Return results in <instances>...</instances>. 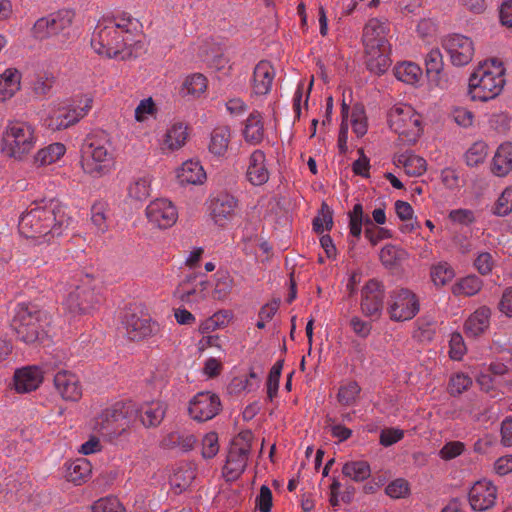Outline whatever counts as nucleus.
I'll list each match as a JSON object with an SVG mask.
<instances>
[{
  "instance_id": "1",
  "label": "nucleus",
  "mask_w": 512,
  "mask_h": 512,
  "mask_svg": "<svg viewBox=\"0 0 512 512\" xmlns=\"http://www.w3.org/2000/svg\"><path fill=\"white\" fill-rule=\"evenodd\" d=\"M69 221L64 207L58 201L50 200L48 204L35 205L23 213L18 228L26 238L50 242L62 235Z\"/></svg>"
},
{
  "instance_id": "2",
  "label": "nucleus",
  "mask_w": 512,
  "mask_h": 512,
  "mask_svg": "<svg viewBox=\"0 0 512 512\" xmlns=\"http://www.w3.org/2000/svg\"><path fill=\"white\" fill-rule=\"evenodd\" d=\"M362 40L367 68L377 75L385 73L391 65L385 24L377 18L370 19L364 27Z\"/></svg>"
},
{
  "instance_id": "3",
  "label": "nucleus",
  "mask_w": 512,
  "mask_h": 512,
  "mask_svg": "<svg viewBox=\"0 0 512 512\" xmlns=\"http://www.w3.org/2000/svg\"><path fill=\"white\" fill-rule=\"evenodd\" d=\"M505 69L501 62L491 60L480 64L469 79V94L473 100L488 101L497 97L505 85Z\"/></svg>"
},
{
  "instance_id": "4",
  "label": "nucleus",
  "mask_w": 512,
  "mask_h": 512,
  "mask_svg": "<svg viewBox=\"0 0 512 512\" xmlns=\"http://www.w3.org/2000/svg\"><path fill=\"white\" fill-rule=\"evenodd\" d=\"M34 127L23 121H9L1 138L2 152L10 158L22 160L35 147Z\"/></svg>"
},
{
  "instance_id": "5",
  "label": "nucleus",
  "mask_w": 512,
  "mask_h": 512,
  "mask_svg": "<svg viewBox=\"0 0 512 512\" xmlns=\"http://www.w3.org/2000/svg\"><path fill=\"white\" fill-rule=\"evenodd\" d=\"M79 384L80 377L68 369H55L49 364L27 365L17 368L13 374L12 384Z\"/></svg>"
},
{
  "instance_id": "6",
  "label": "nucleus",
  "mask_w": 512,
  "mask_h": 512,
  "mask_svg": "<svg viewBox=\"0 0 512 512\" xmlns=\"http://www.w3.org/2000/svg\"><path fill=\"white\" fill-rule=\"evenodd\" d=\"M45 321L46 315L44 312L34 305L23 303L18 305L11 325L21 341L32 344L45 335Z\"/></svg>"
},
{
  "instance_id": "7",
  "label": "nucleus",
  "mask_w": 512,
  "mask_h": 512,
  "mask_svg": "<svg viewBox=\"0 0 512 512\" xmlns=\"http://www.w3.org/2000/svg\"><path fill=\"white\" fill-rule=\"evenodd\" d=\"M129 41L131 39L124 36L123 31L117 30L116 26L106 25L105 22H102L96 27V32L91 39V46L99 55L107 58L121 57L124 60L131 55V52L123 55Z\"/></svg>"
},
{
  "instance_id": "8",
  "label": "nucleus",
  "mask_w": 512,
  "mask_h": 512,
  "mask_svg": "<svg viewBox=\"0 0 512 512\" xmlns=\"http://www.w3.org/2000/svg\"><path fill=\"white\" fill-rule=\"evenodd\" d=\"M102 302L93 277L86 275L80 283L71 290L64 302L70 313L75 315L89 314Z\"/></svg>"
},
{
  "instance_id": "9",
  "label": "nucleus",
  "mask_w": 512,
  "mask_h": 512,
  "mask_svg": "<svg viewBox=\"0 0 512 512\" xmlns=\"http://www.w3.org/2000/svg\"><path fill=\"white\" fill-rule=\"evenodd\" d=\"M132 414L131 406L117 402L101 411L95 418L94 429L103 436L112 437L125 430L128 418Z\"/></svg>"
},
{
  "instance_id": "10",
  "label": "nucleus",
  "mask_w": 512,
  "mask_h": 512,
  "mask_svg": "<svg viewBox=\"0 0 512 512\" xmlns=\"http://www.w3.org/2000/svg\"><path fill=\"white\" fill-rule=\"evenodd\" d=\"M84 154L86 156L83 157L81 166L85 173L93 177H101L111 171L114 158L106 145L92 141L86 145Z\"/></svg>"
},
{
  "instance_id": "11",
  "label": "nucleus",
  "mask_w": 512,
  "mask_h": 512,
  "mask_svg": "<svg viewBox=\"0 0 512 512\" xmlns=\"http://www.w3.org/2000/svg\"><path fill=\"white\" fill-rule=\"evenodd\" d=\"M251 452V443L244 436L236 437L228 450L222 475L226 481L238 479L245 471Z\"/></svg>"
},
{
  "instance_id": "12",
  "label": "nucleus",
  "mask_w": 512,
  "mask_h": 512,
  "mask_svg": "<svg viewBox=\"0 0 512 512\" xmlns=\"http://www.w3.org/2000/svg\"><path fill=\"white\" fill-rule=\"evenodd\" d=\"M390 128L409 142H416L421 135L420 117L411 107H394L388 114Z\"/></svg>"
},
{
  "instance_id": "13",
  "label": "nucleus",
  "mask_w": 512,
  "mask_h": 512,
  "mask_svg": "<svg viewBox=\"0 0 512 512\" xmlns=\"http://www.w3.org/2000/svg\"><path fill=\"white\" fill-rule=\"evenodd\" d=\"M74 16L75 13L72 10L65 9L42 17L35 22L32 34L40 40L55 36L71 26Z\"/></svg>"
},
{
  "instance_id": "14",
  "label": "nucleus",
  "mask_w": 512,
  "mask_h": 512,
  "mask_svg": "<svg viewBox=\"0 0 512 512\" xmlns=\"http://www.w3.org/2000/svg\"><path fill=\"white\" fill-rule=\"evenodd\" d=\"M388 311L394 321L412 319L419 311L416 295L408 289H398L391 293Z\"/></svg>"
},
{
  "instance_id": "15",
  "label": "nucleus",
  "mask_w": 512,
  "mask_h": 512,
  "mask_svg": "<svg viewBox=\"0 0 512 512\" xmlns=\"http://www.w3.org/2000/svg\"><path fill=\"white\" fill-rule=\"evenodd\" d=\"M222 404L219 396L211 391L197 393L190 401L188 412L197 422L213 419L221 410Z\"/></svg>"
},
{
  "instance_id": "16",
  "label": "nucleus",
  "mask_w": 512,
  "mask_h": 512,
  "mask_svg": "<svg viewBox=\"0 0 512 512\" xmlns=\"http://www.w3.org/2000/svg\"><path fill=\"white\" fill-rule=\"evenodd\" d=\"M442 47L450 56L454 66H465L471 62L474 55L472 40L461 34H452L442 39Z\"/></svg>"
},
{
  "instance_id": "17",
  "label": "nucleus",
  "mask_w": 512,
  "mask_h": 512,
  "mask_svg": "<svg viewBox=\"0 0 512 512\" xmlns=\"http://www.w3.org/2000/svg\"><path fill=\"white\" fill-rule=\"evenodd\" d=\"M495 484L487 479L476 481L469 490L468 500L474 511L483 512L492 508L497 499Z\"/></svg>"
},
{
  "instance_id": "18",
  "label": "nucleus",
  "mask_w": 512,
  "mask_h": 512,
  "mask_svg": "<svg viewBox=\"0 0 512 512\" xmlns=\"http://www.w3.org/2000/svg\"><path fill=\"white\" fill-rule=\"evenodd\" d=\"M122 323L127 337L132 341H140L151 336L158 327L156 323H151V319L147 315L139 316L131 309L125 312Z\"/></svg>"
},
{
  "instance_id": "19",
  "label": "nucleus",
  "mask_w": 512,
  "mask_h": 512,
  "mask_svg": "<svg viewBox=\"0 0 512 512\" xmlns=\"http://www.w3.org/2000/svg\"><path fill=\"white\" fill-rule=\"evenodd\" d=\"M146 216L150 223L160 229H166L175 224L178 213L175 206L166 199H156L146 208Z\"/></svg>"
},
{
  "instance_id": "20",
  "label": "nucleus",
  "mask_w": 512,
  "mask_h": 512,
  "mask_svg": "<svg viewBox=\"0 0 512 512\" xmlns=\"http://www.w3.org/2000/svg\"><path fill=\"white\" fill-rule=\"evenodd\" d=\"M385 292L383 285L375 280H369L362 288L361 309L366 316L379 317L383 309Z\"/></svg>"
},
{
  "instance_id": "21",
  "label": "nucleus",
  "mask_w": 512,
  "mask_h": 512,
  "mask_svg": "<svg viewBox=\"0 0 512 512\" xmlns=\"http://www.w3.org/2000/svg\"><path fill=\"white\" fill-rule=\"evenodd\" d=\"M275 77V70L270 62L262 60L254 68L252 90L256 95H266L270 92Z\"/></svg>"
},
{
  "instance_id": "22",
  "label": "nucleus",
  "mask_w": 512,
  "mask_h": 512,
  "mask_svg": "<svg viewBox=\"0 0 512 512\" xmlns=\"http://www.w3.org/2000/svg\"><path fill=\"white\" fill-rule=\"evenodd\" d=\"M92 107V99L85 98V104L83 107L72 108L66 111H60L58 115L50 118L49 127L53 130H62L66 129L75 123H77L80 119H82L88 111Z\"/></svg>"
},
{
  "instance_id": "23",
  "label": "nucleus",
  "mask_w": 512,
  "mask_h": 512,
  "mask_svg": "<svg viewBox=\"0 0 512 512\" xmlns=\"http://www.w3.org/2000/svg\"><path fill=\"white\" fill-rule=\"evenodd\" d=\"M237 206L236 199L229 194H220L210 201V215L214 222L223 225L234 214Z\"/></svg>"
},
{
  "instance_id": "24",
  "label": "nucleus",
  "mask_w": 512,
  "mask_h": 512,
  "mask_svg": "<svg viewBox=\"0 0 512 512\" xmlns=\"http://www.w3.org/2000/svg\"><path fill=\"white\" fill-rule=\"evenodd\" d=\"M92 473V465L85 458H77L65 464L64 477L74 485H81L89 480Z\"/></svg>"
},
{
  "instance_id": "25",
  "label": "nucleus",
  "mask_w": 512,
  "mask_h": 512,
  "mask_svg": "<svg viewBox=\"0 0 512 512\" xmlns=\"http://www.w3.org/2000/svg\"><path fill=\"white\" fill-rule=\"evenodd\" d=\"M247 178L253 185H263L269 179V172L265 165V154L261 150H255L249 158Z\"/></svg>"
},
{
  "instance_id": "26",
  "label": "nucleus",
  "mask_w": 512,
  "mask_h": 512,
  "mask_svg": "<svg viewBox=\"0 0 512 512\" xmlns=\"http://www.w3.org/2000/svg\"><path fill=\"white\" fill-rule=\"evenodd\" d=\"M491 317V309L487 306L478 308L464 324V329L467 335L477 337L484 333L489 327Z\"/></svg>"
},
{
  "instance_id": "27",
  "label": "nucleus",
  "mask_w": 512,
  "mask_h": 512,
  "mask_svg": "<svg viewBox=\"0 0 512 512\" xmlns=\"http://www.w3.org/2000/svg\"><path fill=\"white\" fill-rule=\"evenodd\" d=\"M196 477L195 466L191 463L179 465L170 478V484L175 493L179 494L188 489Z\"/></svg>"
},
{
  "instance_id": "28",
  "label": "nucleus",
  "mask_w": 512,
  "mask_h": 512,
  "mask_svg": "<svg viewBox=\"0 0 512 512\" xmlns=\"http://www.w3.org/2000/svg\"><path fill=\"white\" fill-rule=\"evenodd\" d=\"M491 170L499 177L506 176L512 170V143L506 142L498 147Z\"/></svg>"
},
{
  "instance_id": "29",
  "label": "nucleus",
  "mask_w": 512,
  "mask_h": 512,
  "mask_svg": "<svg viewBox=\"0 0 512 512\" xmlns=\"http://www.w3.org/2000/svg\"><path fill=\"white\" fill-rule=\"evenodd\" d=\"M349 218L350 233L355 238L360 237L363 225L365 226V231H373V229L376 227L373 219H371L368 215H364L363 207L359 203L355 204L352 211L349 212Z\"/></svg>"
},
{
  "instance_id": "30",
  "label": "nucleus",
  "mask_w": 512,
  "mask_h": 512,
  "mask_svg": "<svg viewBox=\"0 0 512 512\" xmlns=\"http://www.w3.org/2000/svg\"><path fill=\"white\" fill-rule=\"evenodd\" d=\"M21 74L16 69H7L0 76V101L10 99L20 90Z\"/></svg>"
},
{
  "instance_id": "31",
  "label": "nucleus",
  "mask_w": 512,
  "mask_h": 512,
  "mask_svg": "<svg viewBox=\"0 0 512 512\" xmlns=\"http://www.w3.org/2000/svg\"><path fill=\"white\" fill-rule=\"evenodd\" d=\"M177 177L181 183L201 184L206 178V173L199 162L190 160L182 164Z\"/></svg>"
},
{
  "instance_id": "32",
  "label": "nucleus",
  "mask_w": 512,
  "mask_h": 512,
  "mask_svg": "<svg viewBox=\"0 0 512 512\" xmlns=\"http://www.w3.org/2000/svg\"><path fill=\"white\" fill-rule=\"evenodd\" d=\"M166 413V405L157 401L142 407L140 420L145 427L158 426Z\"/></svg>"
},
{
  "instance_id": "33",
  "label": "nucleus",
  "mask_w": 512,
  "mask_h": 512,
  "mask_svg": "<svg viewBox=\"0 0 512 512\" xmlns=\"http://www.w3.org/2000/svg\"><path fill=\"white\" fill-rule=\"evenodd\" d=\"M243 134L245 140L251 144H258L262 141L264 128L261 121V114L258 111H254L249 115Z\"/></svg>"
},
{
  "instance_id": "34",
  "label": "nucleus",
  "mask_w": 512,
  "mask_h": 512,
  "mask_svg": "<svg viewBox=\"0 0 512 512\" xmlns=\"http://www.w3.org/2000/svg\"><path fill=\"white\" fill-rule=\"evenodd\" d=\"M186 127L182 123H175L169 128L163 140V149L170 151L181 148L187 140Z\"/></svg>"
},
{
  "instance_id": "35",
  "label": "nucleus",
  "mask_w": 512,
  "mask_h": 512,
  "mask_svg": "<svg viewBox=\"0 0 512 512\" xmlns=\"http://www.w3.org/2000/svg\"><path fill=\"white\" fill-rule=\"evenodd\" d=\"M230 137V129L227 126L215 128L211 133L209 151L217 156L223 155L227 151Z\"/></svg>"
},
{
  "instance_id": "36",
  "label": "nucleus",
  "mask_w": 512,
  "mask_h": 512,
  "mask_svg": "<svg viewBox=\"0 0 512 512\" xmlns=\"http://www.w3.org/2000/svg\"><path fill=\"white\" fill-rule=\"evenodd\" d=\"M397 163L404 167L409 176H420L426 171V160L412 153L399 155Z\"/></svg>"
},
{
  "instance_id": "37",
  "label": "nucleus",
  "mask_w": 512,
  "mask_h": 512,
  "mask_svg": "<svg viewBox=\"0 0 512 512\" xmlns=\"http://www.w3.org/2000/svg\"><path fill=\"white\" fill-rule=\"evenodd\" d=\"M342 472L345 476L354 481L360 482L368 479L371 475L370 465L367 461L356 460L344 464Z\"/></svg>"
},
{
  "instance_id": "38",
  "label": "nucleus",
  "mask_w": 512,
  "mask_h": 512,
  "mask_svg": "<svg viewBox=\"0 0 512 512\" xmlns=\"http://www.w3.org/2000/svg\"><path fill=\"white\" fill-rule=\"evenodd\" d=\"M66 148L62 143H53L40 149L35 156V163L40 166L49 165L65 154Z\"/></svg>"
},
{
  "instance_id": "39",
  "label": "nucleus",
  "mask_w": 512,
  "mask_h": 512,
  "mask_svg": "<svg viewBox=\"0 0 512 512\" xmlns=\"http://www.w3.org/2000/svg\"><path fill=\"white\" fill-rule=\"evenodd\" d=\"M395 77L407 84H414L421 75L420 67L412 62H404L394 68Z\"/></svg>"
},
{
  "instance_id": "40",
  "label": "nucleus",
  "mask_w": 512,
  "mask_h": 512,
  "mask_svg": "<svg viewBox=\"0 0 512 512\" xmlns=\"http://www.w3.org/2000/svg\"><path fill=\"white\" fill-rule=\"evenodd\" d=\"M482 280L476 275L461 279L454 288V294L473 296L481 290Z\"/></svg>"
},
{
  "instance_id": "41",
  "label": "nucleus",
  "mask_w": 512,
  "mask_h": 512,
  "mask_svg": "<svg viewBox=\"0 0 512 512\" xmlns=\"http://www.w3.org/2000/svg\"><path fill=\"white\" fill-rule=\"evenodd\" d=\"M508 372L507 366L503 363H491L485 367L477 377L478 384H488L497 381V377L503 376Z\"/></svg>"
},
{
  "instance_id": "42",
  "label": "nucleus",
  "mask_w": 512,
  "mask_h": 512,
  "mask_svg": "<svg viewBox=\"0 0 512 512\" xmlns=\"http://www.w3.org/2000/svg\"><path fill=\"white\" fill-rule=\"evenodd\" d=\"M106 212L107 204L103 202H97L91 208V222L100 234L108 230Z\"/></svg>"
},
{
  "instance_id": "43",
  "label": "nucleus",
  "mask_w": 512,
  "mask_h": 512,
  "mask_svg": "<svg viewBox=\"0 0 512 512\" xmlns=\"http://www.w3.org/2000/svg\"><path fill=\"white\" fill-rule=\"evenodd\" d=\"M219 452V438L214 431L206 433L201 440V455L205 459H211Z\"/></svg>"
},
{
  "instance_id": "44",
  "label": "nucleus",
  "mask_w": 512,
  "mask_h": 512,
  "mask_svg": "<svg viewBox=\"0 0 512 512\" xmlns=\"http://www.w3.org/2000/svg\"><path fill=\"white\" fill-rule=\"evenodd\" d=\"M207 88V80L200 73L188 76L183 83V91L190 95H200Z\"/></svg>"
},
{
  "instance_id": "45",
  "label": "nucleus",
  "mask_w": 512,
  "mask_h": 512,
  "mask_svg": "<svg viewBox=\"0 0 512 512\" xmlns=\"http://www.w3.org/2000/svg\"><path fill=\"white\" fill-rule=\"evenodd\" d=\"M324 223L326 230H331L333 226V212L325 202L321 205L319 215L313 219L314 231L322 233L324 230Z\"/></svg>"
},
{
  "instance_id": "46",
  "label": "nucleus",
  "mask_w": 512,
  "mask_h": 512,
  "mask_svg": "<svg viewBox=\"0 0 512 512\" xmlns=\"http://www.w3.org/2000/svg\"><path fill=\"white\" fill-rule=\"evenodd\" d=\"M486 156V144L483 142H476L466 152L465 159L469 166H477L485 160Z\"/></svg>"
},
{
  "instance_id": "47",
  "label": "nucleus",
  "mask_w": 512,
  "mask_h": 512,
  "mask_svg": "<svg viewBox=\"0 0 512 512\" xmlns=\"http://www.w3.org/2000/svg\"><path fill=\"white\" fill-rule=\"evenodd\" d=\"M229 316L230 314L226 310L215 313L201 324V332L208 333L210 331L216 330L219 327L225 326L229 321Z\"/></svg>"
},
{
  "instance_id": "48",
  "label": "nucleus",
  "mask_w": 512,
  "mask_h": 512,
  "mask_svg": "<svg viewBox=\"0 0 512 512\" xmlns=\"http://www.w3.org/2000/svg\"><path fill=\"white\" fill-rule=\"evenodd\" d=\"M512 211V187H507L497 199L493 214L506 216Z\"/></svg>"
},
{
  "instance_id": "49",
  "label": "nucleus",
  "mask_w": 512,
  "mask_h": 512,
  "mask_svg": "<svg viewBox=\"0 0 512 512\" xmlns=\"http://www.w3.org/2000/svg\"><path fill=\"white\" fill-rule=\"evenodd\" d=\"M92 512H125L123 505L115 497L97 500L91 507Z\"/></svg>"
},
{
  "instance_id": "50",
  "label": "nucleus",
  "mask_w": 512,
  "mask_h": 512,
  "mask_svg": "<svg viewBox=\"0 0 512 512\" xmlns=\"http://www.w3.org/2000/svg\"><path fill=\"white\" fill-rule=\"evenodd\" d=\"M150 195V180L147 178H139L129 187V196L136 200L142 201Z\"/></svg>"
},
{
  "instance_id": "51",
  "label": "nucleus",
  "mask_w": 512,
  "mask_h": 512,
  "mask_svg": "<svg viewBox=\"0 0 512 512\" xmlns=\"http://www.w3.org/2000/svg\"><path fill=\"white\" fill-rule=\"evenodd\" d=\"M426 72L428 75H438L443 68L442 54L438 49L431 50L425 58Z\"/></svg>"
},
{
  "instance_id": "52",
  "label": "nucleus",
  "mask_w": 512,
  "mask_h": 512,
  "mask_svg": "<svg viewBox=\"0 0 512 512\" xmlns=\"http://www.w3.org/2000/svg\"><path fill=\"white\" fill-rule=\"evenodd\" d=\"M431 276L436 285H445L454 277V271L447 263H443L433 268Z\"/></svg>"
},
{
  "instance_id": "53",
  "label": "nucleus",
  "mask_w": 512,
  "mask_h": 512,
  "mask_svg": "<svg viewBox=\"0 0 512 512\" xmlns=\"http://www.w3.org/2000/svg\"><path fill=\"white\" fill-rule=\"evenodd\" d=\"M386 494L394 499L403 498L409 493L408 482L404 479H396L385 488Z\"/></svg>"
},
{
  "instance_id": "54",
  "label": "nucleus",
  "mask_w": 512,
  "mask_h": 512,
  "mask_svg": "<svg viewBox=\"0 0 512 512\" xmlns=\"http://www.w3.org/2000/svg\"><path fill=\"white\" fill-rule=\"evenodd\" d=\"M464 450V443L460 441H450L441 448L439 451V456L443 460H451L460 456Z\"/></svg>"
},
{
  "instance_id": "55",
  "label": "nucleus",
  "mask_w": 512,
  "mask_h": 512,
  "mask_svg": "<svg viewBox=\"0 0 512 512\" xmlns=\"http://www.w3.org/2000/svg\"><path fill=\"white\" fill-rule=\"evenodd\" d=\"M450 351L449 355L453 360H461L466 352L464 339L460 333H452L450 338Z\"/></svg>"
},
{
  "instance_id": "56",
  "label": "nucleus",
  "mask_w": 512,
  "mask_h": 512,
  "mask_svg": "<svg viewBox=\"0 0 512 512\" xmlns=\"http://www.w3.org/2000/svg\"><path fill=\"white\" fill-rule=\"evenodd\" d=\"M54 84V77L51 74L38 75L33 83V91L39 96L48 94Z\"/></svg>"
},
{
  "instance_id": "57",
  "label": "nucleus",
  "mask_w": 512,
  "mask_h": 512,
  "mask_svg": "<svg viewBox=\"0 0 512 512\" xmlns=\"http://www.w3.org/2000/svg\"><path fill=\"white\" fill-rule=\"evenodd\" d=\"M400 252L395 246H385L380 252V260L386 267H393L400 259Z\"/></svg>"
},
{
  "instance_id": "58",
  "label": "nucleus",
  "mask_w": 512,
  "mask_h": 512,
  "mask_svg": "<svg viewBox=\"0 0 512 512\" xmlns=\"http://www.w3.org/2000/svg\"><path fill=\"white\" fill-rule=\"evenodd\" d=\"M156 111L155 103L151 97L140 101L135 109V119L142 122L146 119V115H152Z\"/></svg>"
},
{
  "instance_id": "59",
  "label": "nucleus",
  "mask_w": 512,
  "mask_h": 512,
  "mask_svg": "<svg viewBox=\"0 0 512 512\" xmlns=\"http://www.w3.org/2000/svg\"><path fill=\"white\" fill-rule=\"evenodd\" d=\"M474 265L481 275H488L494 267L493 257L488 252L480 253Z\"/></svg>"
},
{
  "instance_id": "60",
  "label": "nucleus",
  "mask_w": 512,
  "mask_h": 512,
  "mask_svg": "<svg viewBox=\"0 0 512 512\" xmlns=\"http://www.w3.org/2000/svg\"><path fill=\"white\" fill-rule=\"evenodd\" d=\"M493 472L499 476L512 473V454L497 458L493 463Z\"/></svg>"
},
{
  "instance_id": "61",
  "label": "nucleus",
  "mask_w": 512,
  "mask_h": 512,
  "mask_svg": "<svg viewBox=\"0 0 512 512\" xmlns=\"http://www.w3.org/2000/svg\"><path fill=\"white\" fill-rule=\"evenodd\" d=\"M403 436H404V433L400 429H396V428L384 429L381 431V434H380V444L385 447L391 446V445L397 443L398 441H400L403 438Z\"/></svg>"
},
{
  "instance_id": "62",
  "label": "nucleus",
  "mask_w": 512,
  "mask_h": 512,
  "mask_svg": "<svg viewBox=\"0 0 512 512\" xmlns=\"http://www.w3.org/2000/svg\"><path fill=\"white\" fill-rule=\"evenodd\" d=\"M449 219L452 222L469 225L475 221L474 213L468 209H456L449 213Z\"/></svg>"
},
{
  "instance_id": "63",
  "label": "nucleus",
  "mask_w": 512,
  "mask_h": 512,
  "mask_svg": "<svg viewBox=\"0 0 512 512\" xmlns=\"http://www.w3.org/2000/svg\"><path fill=\"white\" fill-rule=\"evenodd\" d=\"M256 504L260 512H270L272 506V493L269 487L263 485L256 498Z\"/></svg>"
},
{
  "instance_id": "64",
  "label": "nucleus",
  "mask_w": 512,
  "mask_h": 512,
  "mask_svg": "<svg viewBox=\"0 0 512 512\" xmlns=\"http://www.w3.org/2000/svg\"><path fill=\"white\" fill-rule=\"evenodd\" d=\"M501 444L504 447H512V417L505 418L500 427Z\"/></svg>"
}]
</instances>
